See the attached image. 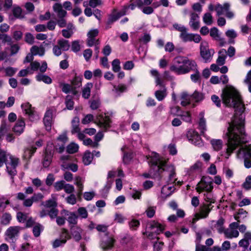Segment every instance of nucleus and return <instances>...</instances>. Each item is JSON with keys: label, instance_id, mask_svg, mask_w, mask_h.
Masks as SVG:
<instances>
[{"label": "nucleus", "instance_id": "nucleus-40", "mask_svg": "<svg viewBox=\"0 0 251 251\" xmlns=\"http://www.w3.org/2000/svg\"><path fill=\"white\" fill-rule=\"evenodd\" d=\"M211 144L215 151H218L223 147V142L220 139H213L211 140Z\"/></svg>", "mask_w": 251, "mask_h": 251}, {"label": "nucleus", "instance_id": "nucleus-22", "mask_svg": "<svg viewBox=\"0 0 251 251\" xmlns=\"http://www.w3.org/2000/svg\"><path fill=\"white\" fill-rule=\"evenodd\" d=\"M53 10L58 18H65L67 16L66 11L63 9L62 5L60 3H55L53 6Z\"/></svg>", "mask_w": 251, "mask_h": 251}, {"label": "nucleus", "instance_id": "nucleus-21", "mask_svg": "<svg viewBox=\"0 0 251 251\" xmlns=\"http://www.w3.org/2000/svg\"><path fill=\"white\" fill-rule=\"evenodd\" d=\"M25 127V123L23 118L18 119L15 126L13 127L14 132L17 135H20L24 132Z\"/></svg>", "mask_w": 251, "mask_h": 251}, {"label": "nucleus", "instance_id": "nucleus-14", "mask_svg": "<svg viewBox=\"0 0 251 251\" xmlns=\"http://www.w3.org/2000/svg\"><path fill=\"white\" fill-rule=\"evenodd\" d=\"M105 235L107 236L106 239H103L100 243V247L104 251H107L112 249L114 246L115 240L113 236H108V233H106Z\"/></svg>", "mask_w": 251, "mask_h": 251}, {"label": "nucleus", "instance_id": "nucleus-30", "mask_svg": "<svg viewBox=\"0 0 251 251\" xmlns=\"http://www.w3.org/2000/svg\"><path fill=\"white\" fill-rule=\"evenodd\" d=\"M200 121L199 122V128L201 130V133L204 134L206 130V122L204 119V114L201 112L200 115Z\"/></svg>", "mask_w": 251, "mask_h": 251}, {"label": "nucleus", "instance_id": "nucleus-58", "mask_svg": "<svg viewBox=\"0 0 251 251\" xmlns=\"http://www.w3.org/2000/svg\"><path fill=\"white\" fill-rule=\"evenodd\" d=\"M151 40V36L150 34L147 33H145L144 34V35L141 36L139 39V42L143 43V44H147L148 42H149Z\"/></svg>", "mask_w": 251, "mask_h": 251}, {"label": "nucleus", "instance_id": "nucleus-48", "mask_svg": "<svg viewBox=\"0 0 251 251\" xmlns=\"http://www.w3.org/2000/svg\"><path fill=\"white\" fill-rule=\"evenodd\" d=\"M62 91L66 93L71 92L73 94V88L71 84L67 83H61L60 84Z\"/></svg>", "mask_w": 251, "mask_h": 251}, {"label": "nucleus", "instance_id": "nucleus-25", "mask_svg": "<svg viewBox=\"0 0 251 251\" xmlns=\"http://www.w3.org/2000/svg\"><path fill=\"white\" fill-rule=\"evenodd\" d=\"M237 157L238 158L251 159V152L248 148H241L237 153Z\"/></svg>", "mask_w": 251, "mask_h": 251}, {"label": "nucleus", "instance_id": "nucleus-17", "mask_svg": "<svg viewBox=\"0 0 251 251\" xmlns=\"http://www.w3.org/2000/svg\"><path fill=\"white\" fill-rule=\"evenodd\" d=\"M61 214L67 217V220L70 225L75 226L77 224L78 216L75 212L63 210Z\"/></svg>", "mask_w": 251, "mask_h": 251}, {"label": "nucleus", "instance_id": "nucleus-43", "mask_svg": "<svg viewBox=\"0 0 251 251\" xmlns=\"http://www.w3.org/2000/svg\"><path fill=\"white\" fill-rule=\"evenodd\" d=\"M161 90H157L155 92V96L159 101L163 100L167 95L166 88H162Z\"/></svg>", "mask_w": 251, "mask_h": 251}, {"label": "nucleus", "instance_id": "nucleus-5", "mask_svg": "<svg viewBox=\"0 0 251 251\" xmlns=\"http://www.w3.org/2000/svg\"><path fill=\"white\" fill-rule=\"evenodd\" d=\"M10 161L5 163L6 171L12 179V182L14 183V177L17 175L16 168L19 164L20 159L12 155L9 156Z\"/></svg>", "mask_w": 251, "mask_h": 251}, {"label": "nucleus", "instance_id": "nucleus-33", "mask_svg": "<svg viewBox=\"0 0 251 251\" xmlns=\"http://www.w3.org/2000/svg\"><path fill=\"white\" fill-rule=\"evenodd\" d=\"M36 148L35 147L25 149L23 155V159L25 160L29 159L33 153L36 151Z\"/></svg>", "mask_w": 251, "mask_h": 251}, {"label": "nucleus", "instance_id": "nucleus-24", "mask_svg": "<svg viewBox=\"0 0 251 251\" xmlns=\"http://www.w3.org/2000/svg\"><path fill=\"white\" fill-rule=\"evenodd\" d=\"M84 180L81 177L77 176L75 177V184L77 187V197L80 198L83 189Z\"/></svg>", "mask_w": 251, "mask_h": 251}, {"label": "nucleus", "instance_id": "nucleus-11", "mask_svg": "<svg viewBox=\"0 0 251 251\" xmlns=\"http://www.w3.org/2000/svg\"><path fill=\"white\" fill-rule=\"evenodd\" d=\"M238 227V222H233L231 223L228 227L223 231L225 236L230 239L237 237L239 234L237 229Z\"/></svg>", "mask_w": 251, "mask_h": 251}, {"label": "nucleus", "instance_id": "nucleus-28", "mask_svg": "<svg viewBox=\"0 0 251 251\" xmlns=\"http://www.w3.org/2000/svg\"><path fill=\"white\" fill-rule=\"evenodd\" d=\"M25 195L21 192L18 193L17 194V198L20 200H24L23 202V205L25 207H30L34 202L32 198H28L25 200Z\"/></svg>", "mask_w": 251, "mask_h": 251}, {"label": "nucleus", "instance_id": "nucleus-63", "mask_svg": "<svg viewBox=\"0 0 251 251\" xmlns=\"http://www.w3.org/2000/svg\"><path fill=\"white\" fill-rule=\"evenodd\" d=\"M65 200L68 203L71 205H74L76 202V198L74 194H71Z\"/></svg>", "mask_w": 251, "mask_h": 251}, {"label": "nucleus", "instance_id": "nucleus-36", "mask_svg": "<svg viewBox=\"0 0 251 251\" xmlns=\"http://www.w3.org/2000/svg\"><path fill=\"white\" fill-rule=\"evenodd\" d=\"M93 87L92 83H88L84 86L82 91V97L85 99H88L90 96L91 89Z\"/></svg>", "mask_w": 251, "mask_h": 251}, {"label": "nucleus", "instance_id": "nucleus-39", "mask_svg": "<svg viewBox=\"0 0 251 251\" xmlns=\"http://www.w3.org/2000/svg\"><path fill=\"white\" fill-rule=\"evenodd\" d=\"M57 45L64 51L68 50L70 47L69 41L63 39L57 41Z\"/></svg>", "mask_w": 251, "mask_h": 251}, {"label": "nucleus", "instance_id": "nucleus-59", "mask_svg": "<svg viewBox=\"0 0 251 251\" xmlns=\"http://www.w3.org/2000/svg\"><path fill=\"white\" fill-rule=\"evenodd\" d=\"M224 223V220L223 218H220L217 221L216 224L215 225V227L217 228V229L220 233L223 232L224 230V227L223 226Z\"/></svg>", "mask_w": 251, "mask_h": 251}, {"label": "nucleus", "instance_id": "nucleus-10", "mask_svg": "<svg viewBox=\"0 0 251 251\" xmlns=\"http://www.w3.org/2000/svg\"><path fill=\"white\" fill-rule=\"evenodd\" d=\"M230 5L228 3H225L223 5L217 4L215 7V11L218 16L224 15L227 18L231 19L234 16L233 13L229 10Z\"/></svg>", "mask_w": 251, "mask_h": 251}, {"label": "nucleus", "instance_id": "nucleus-23", "mask_svg": "<svg viewBox=\"0 0 251 251\" xmlns=\"http://www.w3.org/2000/svg\"><path fill=\"white\" fill-rule=\"evenodd\" d=\"M175 188L174 186L165 185L161 189V197L166 199L170 196L175 191Z\"/></svg>", "mask_w": 251, "mask_h": 251}, {"label": "nucleus", "instance_id": "nucleus-55", "mask_svg": "<svg viewBox=\"0 0 251 251\" xmlns=\"http://www.w3.org/2000/svg\"><path fill=\"white\" fill-rule=\"evenodd\" d=\"M203 21L207 25H211L213 23L211 14L209 13H205L203 17Z\"/></svg>", "mask_w": 251, "mask_h": 251}, {"label": "nucleus", "instance_id": "nucleus-60", "mask_svg": "<svg viewBox=\"0 0 251 251\" xmlns=\"http://www.w3.org/2000/svg\"><path fill=\"white\" fill-rule=\"evenodd\" d=\"M129 226L131 230H136L140 225V222L138 220L132 219L128 223Z\"/></svg>", "mask_w": 251, "mask_h": 251}, {"label": "nucleus", "instance_id": "nucleus-32", "mask_svg": "<svg viewBox=\"0 0 251 251\" xmlns=\"http://www.w3.org/2000/svg\"><path fill=\"white\" fill-rule=\"evenodd\" d=\"M120 18L119 15L117 13H116V10L114 9L112 14H111L109 16V18L108 19V21L107 22V26L106 28H108L109 27V25H111L113 23L117 21L118 19Z\"/></svg>", "mask_w": 251, "mask_h": 251}, {"label": "nucleus", "instance_id": "nucleus-35", "mask_svg": "<svg viewBox=\"0 0 251 251\" xmlns=\"http://www.w3.org/2000/svg\"><path fill=\"white\" fill-rule=\"evenodd\" d=\"M149 227H150L151 229L154 228H157L156 232L157 234H159L160 232L163 231L164 230V226L159 224L157 222L155 221H152L149 224Z\"/></svg>", "mask_w": 251, "mask_h": 251}, {"label": "nucleus", "instance_id": "nucleus-18", "mask_svg": "<svg viewBox=\"0 0 251 251\" xmlns=\"http://www.w3.org/2000/svg\"><path fill=\"white\" fill-rule=\"evenodd\" d=\"M62 236L64 237L65 239L60 240V239H56L52 242V246L53 248H56L57 247H60L63 244L66 243L67 240L71 238V236L69 235L68 230L65 228H63L62 229Z\"/></svg>", "mask_w": 251, "mask_h": 251}, {"label": "nucleus", "instance_id": "nucleus-42", "mask_svg": "<svg viewBox=\"0 0 251 251\" xmlns=\"http://www.w3.org/2000/svg\"><path fill=\"white\" fill-rule=\"evenodd\" d=\"M226 36L229 38L228 42L230 44H234V39L237 37V33L233 29L228 30L226 32Z\"/></svg>", "mask_w": 251, "mask_h": 251}, {"label": "nucleus", "instance_id": "nucleus-1", "mask_svg": "<svg viewBox=\"0 0 251 251\" xmlns=\"http://www.w3.org/2000/svg\"><path fill=\"white\" fill-rule=\"evenodd\" d=\"M226 135L228 138L225 157L228 159L233 151L242 144L246 142V136L244 127V119L242 114L235 113L231 122L229 124Z\"/></svg>", "mask_w": 251, "mask_h": 251}, {"label": "nucleus", "instance_id": "nucleus-15", "mask_svg": "<svg viewBox=\"0 0 251 251\" xmlns=\"http://www.w3.org/2000/svg\"><path fill=\"white\" fill-rule=\"evenodd\" d=\"M20 229V227L18 226L9 227L5 232L6 239L10 241L13 242L16 237L18 236Z\"/></svg>", "mask_w": 251, "mask_h": 251}, {"label": "nucleus", "instance_id": "nucleus-50", "mask_svg": "<svg viewBox=\"0 0 251 251\" xmlns=\"http://www.w3.org/2000/svg\"><path fill=\"white\" fill-rule=\"evenodd\" d=\"M220 54H222V53H224V54H225L226 53H227V54H228V55L229 56V57H232L234 55H235V49L232 47V46H230L227 50L226 51V50L225 49H222L219 52Z\"/></svg>", "mask_w": 251, "mask_h": 251}, {"label": "nucleus", "instance_id": "nucleus-44", "mask_svg": "<svg viewBox=\"0 0 251 251\" xmlns=\"http://www.w3.org/2000/svg\"><path fill=\"white\" fill-rule=\"evenodd\" d=\"M42 205L47 208H55L57 206V202L55 199L49 200L42 203Z\"/></svg>", "mask_w": 251, "mask_h": 251}, {"label": "nucleus", "instance_id": "nucleus-6", "mask_svg": "<svg viewBox=\"0 0 251 251\" xmlns=\"http://www.w3.org/2000/svg\"><path fill=\"white\" fill-rule=\"evenodd\" d=\"M213 180L209 176H203L201 180L198 183L196 190L201 193L203 191L210 192L213 189Z\"/></svg>", "mask_w": 251, "mask_h": 251}, {"label": "nucleus", "instance_id": "nucleus-19", "mask_svg": "<svg viewBox=\"0 0 251 251\" xmlns=\"http://www.w3.org/2000/svg\"><path fill=\"white\" fill-rule=\"evenodd\" d=\"M71 233L74 240L78 242L81 238V234L83 230L80 227L76 226H70Z\"/></svg>", "mask_w": 251, "mask_h": 251}, {"label": "nucleus", "instance_id": "nucleus-49", "mask_svg": "<svg viewBox=\"0 0 251 251\" xmlns=\"http://www.w3.org/2000/svg\"><path fill=\"white\" fill-rule=\"evenodd\" d=\"M112 70L113 72L117 73L120 71V61L118 59H115L112 62Z\"/></svg>", "mask_w": 251, "mask_h": 251}, {"label": "nucleus", "instance_id": "nucleus-61", "mask_svg": "<svg viewBox=\"0 0 251 251\" xmlns=\"http://www.w3.org/2000/svg\"><path fill=\"white\" fill-rule=\"evenodd\" d=\"M126 90V86L125 84H119L118 86L114 85L113 91L116 93H123Z\"/></svg>", "mask_w": 251, "mask_h": 251}, {"label": "nucleus", "instance_id": "nucleus-16", "mask_svg": "<svg viewBox=\"0 0 251 251\" xmlns=\"http://www.w3.org/2000/svg\"><path fill=\"white\" fill-rule=\"evenodd\" d=\"M98 34L99 30L97 29H91L88 32L87 44L88 46L91 47L99 44V40L95 38V37L98 36Z\"/></svg>", "mask_w": 251, "mask_h": 251}, {"label": "nucleus", "instance_id": "nucleus-41", "mask_svg": "<svg viewBox=\"0 0 251 251\" xmlns=\"http://www.w3.org/2000/svg\"><path fill=\"white\" fill-rule=\"evenodd\" d=\"M36 80L38 81H43L47 84H50L52 80L50 77L43 74H38L36 76Z\"/></svg>", "mask_w": 251, "mask_h": 251}, {"label": "nucleus", "instance_id": "nucleus-13", "mask_svg": "<svg viewBox=\"0 0 251 251\" xmlns=\"http://www.w3.org/2000/svg\"><path fill=\"white\" fill-rule=\"evenodd\" d=\"M55 113L54 109H49L47 110L44 118V123L47 130L51 129L53 117Z\"/></svg>", "mask_w": 251, "mask_h": 251}, {"label": "nucleus", "instance_id": "nucleus-12", "mask_svg": "<svg viewBox=\"0 0 251 251\" xmlns=\"http://www.w3.org/2000/svg\"><path fill=\"white\" fill-rule=\"evenodd\" d=\"M21 107L25 114L28 116L30 121H34L38 119V115L34 113V108L29 103L26 102L22 104Z\"/></svg>", "mask_w": 251, "mask_h": 251}, {"label": "nucleus", "instance_id": "nucleus-56", "mask_svg": "<svg viewBox=\"0 0 251 251\" xmlns=\"http://www.w3.org/2000/svg\"><path fill=\"white\" fill-rule=\"evenodd\" d=\"M77 212L79 216L83 219H86L88 217V212L85 207H79L77 209Z\"/></svg>", "mask_w": 251, "mask_h": 251}, {"label": "nucleus", "instance_id": "nucleus-54", "mask_svg": "<svg viewBox=\"0 0 251 251\" xmlns=\"http://www.w3.org/2000/svg\"><path fill=\"white\" fill-rule=\"evenodd\" d=\"M43 229L42 226L39 224H36L33 228V233L35 237H38L40 235L41 231Z\"/></svg>", "mask_w": 251, "mask_h": 251}, {"label": "nucleus", "instance_id": "nucleus-9", "mask_svg": "<svg viewBox=\"0 0 251 251\" xmlns=\"http://www.w3.org/2000/svg\"><path fill=\"white\" fill-rule=\"evenodd\" d=\"M95 123L106 131L110 127L111 120L105 114H99L96 117Z\"/></svg>", "mask_w": 251, "mask_h": 251}, {"label": "nucleus", "instance_id": "nucleus-62", "mask_svg": "<svg viewBox=\"0 0 251 251\" xmlns=\"http://www.w3.org/2000/svg\"><path fill=\"white\" fill-rule=\"evenodd\" d=\"M17 69L13 67H7L4 69V72L7 76H13L17 72Z\"/></svg>", "mask_w": 251, "mask_h": 251}, {"label": "nucleus", "instance_id": "nucleus-7", "mask_svg": "<svg viewBox=\"0 0 251 251\" xmlns=\"http://www.w3.org/2000/svg\"><path fill=\"white\" fill-rule=\"evenodd\" d=\"M200 53L204 62H207L211 60L214 51L212 49H209L208 44L207 42L202 41L200 45Z\"/></svg>", "mask_w": 251, "mask_h": 251}, {"label": "nucleus", "instance_id": "nucleus-3", "mask_svg": "<svg viewBox=\"0 0 251 251\" xmlns=\"http://www.w3.org/2000/svg\"><path fill=\"white\" fill-rule=\"evenodd\" d=\"M222 98L223 103L229 107H233L235 111L242 113L244 111V105L239 92L232 86H227L223 90Z\"/></svg>", "mask_w": 251, "mask_h": 251}, {"label": "nucleus", "instance_id": "nucleus-47", "mask_svg": "<svg viewBox=\"0 0 251 251\" xmlns=\"http://www.w3.org/2000/svg\"><path fill=\"white\" fill-rule=\"evenodd\" d=\"M192 33L187 32V29L186 28L184 31L180 33L179 37L180 39L184 42H189Z\"/></svg>", "mask_w": 251, "mask_h": 251}, {"label": "nucleus", "instance_id": "nucleus-4", "mask_svg": "<svg viewBox=\"0 0 251 251\" xmlns=\"http://www.w3.org/2000/svg\"><path fill=\"white\" fill-rule=\"evenodd\" d=\"M197 65L194 60L183 56H178L174 59L173 64L170 66L171 71L177 75L185 74L190 71H195Z\"/></svg>", "mask_w": 251, "mask_h": 251}, {"label": "nucleus", "instance_id": "nucleus-38", "mask_svg": "<svg viewBox=\"0 0 251 251\" xmlns=\"http://www.w3.org/2000/svg\"><path fill=\"white\" fill-rule=\"evenodd\" d=\"M181 104L182 106H185L190 103V100L191 99V96L186 92H183L181 94Z\"/></svg>", "mask_w": 251, "mask_h": 251}, {"label": "nucleus", "instance_id": "nucleus-46", "mask_svg": "<svg viewBox=\"0 0 251 251\" xmlns=\"http://www.w3.org/2000/svg\"><path fill=\"white\" fill-rule=\"evenodd\" d=\"M11 220V216L9 213H4L1 217L0 223L4 225H7L9 224Z\"/></svg>", "mask_w": 251, "mask_h": 251}, {"label": "nucleus", "instance_id": "nucleus-26", "mask_svg": "<svg viewBox=\"0 0 251 251\" xmlns=\"http://www.w3.org/2000/svg\"><path fill=\"white\" fill-rule=\"evenodd\" d=\"M71 85L73 88V95H75L77 94V89L81 85V78L78 76H75L72 80Z\"/></svg>", "mask_w": 251, "mask_h": 251}, {"label": "nucleus", "instance_id": "nucleus-20", "mask_svg": "<svg viewBox=\"0 0 251 251\" xmlns=\"http://www.w3.org/2000/svg\"><path fill=\"white\" fill-rule=\"evenodd\" d=\"M189 25L194 30H197L200 27L199 16L198 14L194 12L191 13Z\"/></svg>", "mask_w": 251, "mask_h": 251}, {"label": "nucleus", "instance_id": "nucleus-52", "mask_svg": "<svg viewBox=\"0 0 251 251\" xmlns=\"http://www.w3.org/2000/svg\"><path fill=\"white\" fill-rule=\"evenodd\" d=\"M71 156L67 155H62L60 157V160L62 162L61 167L63 169H67L68 166H67L66 161L68 160H70Z\"/></svg>", "mask_w": 251, "mask_h": 251}, {"label": "nucleus", "instance_id": "nucleus-53", "mask_svg": "<svg viewBox=\"0 0 251 251\" xmlns=\"http://www.w3.org/2000/svg\"><path fill=\"white\" fill-rule=\"evenodd\" d=\"M66 107L69 110H72L74 108V101L70 96H67L65 100Z\"/></svg>", "mask_w": 251, "mask_h": 251}, {"label": "nucleus", "instance_id": "nucleus-57", "mask_svg": "<svg viewBox=\"0 0 251 251\" xmlns=\"http://www.w3.org/2000/svg\"><path fill=\"white\" fill-rule=\"evenodd\" d=\"M65 182L64 180H60L56 182L54 184V187L56 191H59L64 189Z\"/></svg>", "mask_w": 251, "mask_h": 251}, {"label": "nucleus", "instance_id": "nucleus-31", "mask_svg": "<svg viewBox=\"0 0 251 251\" xmlns=\"http://www.w3.org/2000/svg\"><path fill=\"white\" fill-rule=\"evenodd\" d=\"M79 119L77 117H75L72 121V133L73 134L80 131L79 127Z\"/></svg>", "mask_w": 251, "mask_h": 251}, {"label": "nucleus", "instance_id": "nucleus-45", "mask_svg": "<svg viewBox=\"0 0 251 251\" xmlns=\"http://www.w3.org/2000/svg\"><path fill=\"white\" fill-rule=\"evenodd\" d=\"M78 148L77 144L71 143L67 147V151L69 153H74L78 151Z\"/></svg>", "mask_w": 251, "mask_h": 251}, {"label": "nucleus", "instance_id": "nucleus-8", "mask_svg": "<svg viewBox=\"0 0 251 251\" xmlns=\"http://www.w3.org/2000/svg\"><path fill=\"white\" fill-rule=\"evenodd\" d=\"M213 206H211V204H204L200 207L199 212L195 214L194 217L192 219V223L194 224L200 219H204L208 217Z\"/></svg>", "mask_w": 251, "mask_h": 251}, {"label": "nucleus", "instance_id": "nucleus-37", "mask_svg": "<svg viewBox=\"0 0 251 251\" xmlns=\"http://www.w3.org/2000/svg\"><path fill=\"white\" fill-rule=\"evenodd\" d=\"M93 158V154L90 151H86L83 156V162L85 165H89Z\"/></svg>", "mask_w": 251, "mask_h": 251}, {"label": "nucleus", "instance_id": "nucleus-64", "mask_svg": "<svg viewBox=\"0 0 251 251\" xmlns=\"http://www.w3.org/2000/svg\"><path fill=\"white\" fill-rule=\"evenodd\" d=\"M22 9L19 7H14L13 9V14L14 16L17 18H23V16L22 15Z\"/></svg>", "mask_w": 251, "mask_h": 251}, {"label": "nucleus", "instance_id": "nucleus-34", "mask_svg": "<svg viewBox=\"0 0 251 251\" xmlns=\"http://www.w3.org/2000/svg\"><path fill=\"white\" fill-rule=\"evenodd\" d=\"M30 52L34 55L38 54L43 56L45 53V49L43 47L34 46L31 48Z\"/></svg>", "mask_w": 251, "mask_h": 251}, {"label": "nucleus", "instance_id": "nucleus-2", "mask_svg": "<svg viewBox=\"0 0 251 251\" xmlns=\"http://www.w3.org/2000/svg\"><path fill=\"white\" fill-rule=\"evenodd\" d=\"M149 161L151 169L150 170V173L154 176L161 175L163 172L165 173L164 175H168L169 176V180L174 181L175 179H172L175 176V169L173 165L166 166V161L161 160L159 154L156 153H153Z\"/></svg>", "mask_w": 251, "mask_h": 251}, {"label": "nucleus", "instance_id": "nucleus-29", "mask_svg": "<svg viewBox=\"0 0 251 251\" xmlns=\"http://www.w3.org/2000/svg\"><path fill=\"white\" fill-rule=\"evenodd\" d=\"M52 153L50 151H49L48 149L46 150L43 164L44 167H48L51 162Z\"/></svg>", "mask_w": 251, "mask_h": 251}, {"label": "nucleus", "instance_id": "nucleus-27", "mask_svg": "<svg viewBox=\"0 0 251 251\" xmlns=\"http://www.w3.org/2000/svg\"><path fill=\"white\" fill-rule=\"evenodd\" d=\"M151 74L152 76L154 77L156 85H159L162 88H165V84H164L163 82V79L160 77V75L157 70H151Z\"/></svg>", "mask_w": 251, "mask_h": 251}, {"label": "nucleus", "instance_id": "nucleus-51", "mask_svg": "<svg viewBox=\"0 0 251 251\" xmlns=\"http://www.w3.org/2000/svg\"><path fill=\"white\" fill-rule=\"evenodd\" d=\"M152 1L153 0H143V1L142 0H136L135 2L138 7L141 8L143 5L148 6L150 5Z\"/></svg>", "mask_w": 251, "mask_h": 251}]
</instances>
